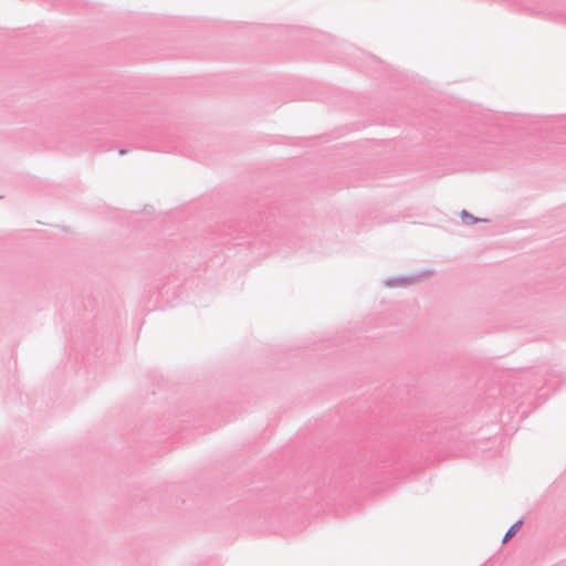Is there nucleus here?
<instances>
[{"label":"nucleus","mask_w":566,"mask_h":566,"mask_svg":"<svg viewBox=\"0 0 566 566\" xmlns=\"http://www.w3.org/2000/svg\"><path fill=\"white\" fill-rule=\"evenodd\" d=\"M521 525H522V521H518L514 525H512L510 527V530L506 532V534H505V536L503 538V542L505 543L511 537H513L516 534V532L520 530Z\"/></svg>","instance_id":"nucleus-1"}]
</instances>
